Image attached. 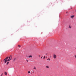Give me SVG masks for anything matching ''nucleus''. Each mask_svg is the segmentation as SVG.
Listing matches in <instances>:
<instances>
[{"mask_svg": "<svg viewBox=\"0 0 76 76\" xmlns=\"http://www.w3.org/2000/svg\"><path fill=\"white\" fill-rule=\"evenodd\" d=\"M56 57H57V56H56V55L55 54L53 55V58H56Z\"/></svg>", "mask_w": 76, "mask_h": 76, "instance_id": "f257e3e1", "label": "nucleus"}, {"mask_svg": "<svg viewBox=\"0 0 76 76\" xmlns=\"http://www.w3.org/2000/svg\"><path fill=\"white\" fill-rule=\"evenodd\" d=\"M74 15H72L71 16V18H72V19H73V18L74 17Z\"/></svg>", "mask_w": 76, "mask_h": 76, "instance_id": "f03ea898", "label": "nucleus"}, {"mask_svg": "<svg viewBox=\"0 0 76 76\" xmlns=\"http://www.w3.org/2000/svg\"><path fill=\"white\" fill-rule=\"evenodd\" d=\"M46 67L47 69H49V66H46Z\"/></svg>", "mask_w": 76, "mask_h": 76, "instance_id": "7ed1b4c3", "label": "nucleus"}, {"mask_svg": "<svg viewBox=\"0 0 76 76\" xmlns=\"http://www.w3.org/2000/svg\"><path fill=\"white\" fill-rule=\"evenodd\" d=\"M4 74H5V75H6H6H7V72H5Z\"/></svg>", "mask_w": 76, "mask_h": 76, "instance_id": "20e7f679", "label": "nucleus"}, {"mask_svg": "<svg viewBox=\"0 0 76 76\" xmlns=\"http://www.w3.org/2000/svg\"><path fill=\"white\" fill-rule=\"evenodd\" d=\"M15 60H16V58H14L13 60V61H15Z\"/></svg>", "mask_w": 76, "mask_h": 76, "instance_id": "39448f33", "label": "nucleus"}, {"mask_svg": "<svg viewBox=\"0 0 76 76\" xmlns=\"http://www.w3.org/2000/svg\"><path fill=\"white\" fill-rule=\"evenodd\" d=\"M8 59V57H7L5 58V60H7Z\"/></svg>", "mask_w": 76, "mask_h": 76, "instance_id": "423d86ee", "label": "nucleus"}, {"mask_svg": "<svg viewBox=\"0 0 76 76\" xmlns=\"http://www.w3.org/2000/svg\"><path fill=\"white\" fill-rule=\"evenodd\" d=\"M28 57H29V58H30V57H31V58H32V56H29Z\"/></svg>", "mask_w": 76, "mask_h": 76, "instance_id": "0eeeda50", "label": "nucleus"}, {"mask_svg": "<svg viewBox=\"0 0 76 76\" xmlns=\"http://www.w3.org/2000/svg\"><path fill=\"white\" fill-rule=\"evenodd\" d=\"M69 28H72V26L71 25H69Z\"/></svg>", "mask_w": 76, "mask_h": 76, "instance_id": "6e6552de", "label": "nucleus"}, {"mask_svg": "<svg viewBox=\"0 0 76 76\" xmlns=\"http://www.w3.org/2000/svg\"><path fill=\"white\" fill-rule=\"evenodd\" d=\"M47 60H48L49 61H50V58H48Z\"/></svg>", "mask_w": 76, "mask_h": 76, "instance_id": "1a4fd4ad", "label": "nucleus"}, {"mask_svg": "<svg viewBox=\"0 0 76 76\" xmlns=\"http://www.w3.org/2000/svg\"><path fill=\"white\" fill-rule=\"evenodd\" d=\"M11 60L10 59H8V60H7V61H10V60Z\"/></svg>", "mask_w": 76, "mask_h": 76, "instance_id": "9d476101", "label": "nucleus"}, {"mask_svg": "<svg viewBox=\"0 0 76 76\" xmlns=\"http://www.w3.org/2000/svg\"><path fill=\"white\" fill-rule=\"evenodd\" d=\"M18 47H19V48H20V45H18Z\"/></svg>", "mask_w": 76, "mask_h": 76, "instance_id": "9b49d317", "label": "nucleus"}, {"mask_svg": "<svg viewBox=\"0 0 76 76\" xmlns=\"http://www.w3.org/2000/svg\"><path fill=\"white\" fill-rule=\"evenodd\" d=\"M9 62H8L7 63V64H9Z\"/></svg>", "mask_w": 76, "mask_h": 76, "instance_id": "f8f14e48", "label": "nucleus"}, {"mask_svg": "<svg viewBox=\"0 0 76 76\" xmlns=\"http://www.w3.org/2000/svg\"><path fill=\"white\" fill-rule=\"evenodd\" d=\"M33 69H34L35 70L36 69V67H34Z\"/></svg>", "mask_w": 76, "mask_h": 76, "instance_id": "ddd939ff", "label": "nucleus"}, {"mask_svg": "<svg viewBox=\"0 0 76 76\" xmlns=\"http://www.w3.org/2000/svg\"><path fill=\"white\" fill-rule=\"evenodd\" d=\"M6 62H7V60H5V61H4L5 63H6Z\"/></svg>", "mask_w": 76, "mask_h": 76, "instance_id": "4468645a", "label": "nucleus"}, {"mask_svg": "<svg viewBox=\"0 0 76 76\" xmlns=\"http://www.w3.org/2000/svg\"><path fill=\"white\" fill-rule=\"evenodd\" d=\"M45 56H44L43 59H45Z\"/></svg>", "mask_w": 76, "mask_h": 76, "instance_id": "2eb2a0df", "label": "nucleus"}, {"mask_svg": "<svg viewBox=\"0 0 76 76\" xmlns=\"http://www.w3.org/2000/svg\"><path fill=\"white\" fill-rule=\"evenodd\" d=\"M8 58H9V59H10V58H10V57L9 56V57H8Z\"/></svg>", "mask_w": 76, "mask_h": 76, "instance_id": "dca6fc26", "label": "nucleus"}, {"mask_svg": "<svg viewBox=\"0 0 76 76\" xmlns=\"http://www.w3.org/2000/svg\"><path fill=\"white\" fill-rule=\"evenodd\" d=\"M28 73H30L31 72H30V71H28Z\"/></svg>", "mask_w": 76, "mask_h": 76, "instance_id": "f3484780", "label": "nucleus"}, {"mask_svg": "<svg viewBox=\"0 0 76 76\" xmlns=\"http://www.w3.org/2000/svg\"><path fill=\"white\" fill-rule=\"evenodd\" d=\"M10 57H12V55H10Z\"/></svg>", "mask_w": 76, "mask_h": 76, "instance_id": "a211bd4d", "label": "nucleus"}, {"mask_svg": "<svg viewBox=\"0 0 76 76\" xmlns=\"http://www.w3.org/2000/svg\"><path fill=\"white\" fill-rule=\"evenodd\" d=\"M75 58H76V55H75Z\"/></svg>", "mask_w": 76, "mask_h": 76, "instance_id": "6ab92c4d", "label": "nucleus"}, {"mask_svg": "<svg viewBox=\"0 0 76 76\" xmlns=\"http://www.w3.org/2000/svg\"><path fill=\"white\" fill-rule=\"evenodd\" d=\"M10 58H10V59L11 60V59H12V57H10Z\"/></svg>", "mask_w": 76, "mask_h": 76, "instance_id": "aec40b11", "label": "nucleus"}, {"mask_svg": "<svg viewBox=\"0 0 76 76\" xmlns=\"http://www.w3.org/2000/svg\"><path fill=\"white\" fill-rule=\"evenodd\" d=\"M5 60H6V59H5L4 60V61H5Z\"/></svg>", "mask_w": 76, "mask_h": 76, "instance_id": "412c9836", "label": "nucleus"}, {"mask_svg": "<svg viewBox=\"0 0 76 76\" xmlns=\"http://www.w3.org/2000/svg\"><path fill=\"white\" fill-rule=\"evenodd\" d=\"M68 13V12H66V13Z\"/></svg>", "mask_w": 76, "mask_h": 76, "instance_id": "4be33fe9", "label": "nucleus"}, {"mask_svg": "<svg viewBox=\"0 0 76 76\" xmlns=\"http://www.w3.org/2000/svg\"><path fill=\"white\" fill-rule=\"evenodd\" d=\"M42 57H43L42 56V57H41V58H42Z\"/></svg>", "mask_w": 76, "mask_h": 76, "instance_id": "5701e85b", "label": "nucleus"}, {"mask_svg": "<svg viewBox=\"0 0 76 76\" xmlns=\"http://www.w3.org/2000/svg\"><path fill=\"white\" fill-rule=\"evenodd\" d=\"M27 62H28V61L27 60Z\"/></svg>", "mask_w": 76, "mask_h": 76, "instance_id": "b1692460", "label": "nucleus"}, {"mask_svg": "<svg viewBox=\"0 0 76 76\" xmlns=\"http://www.w3.org/2000/svg\"><path fill=\"white\" fill-rule=\"evenodd\" d=\"M39 57H40V56L39 55Z\"/></svg>", "mask_w": 76, "mask_h": 76, "instance_id": "393cba45", "label": "nucleus"}, {"mask_svg": "<svg viewBox=\"0 0 76 76\" xmlns=\"http://www.w3.org/2000/svg\"><path fill=\"white\" fill-rule=\"evenodd\" d=\"M1 75H3V73H2Z\"/></svg>", "mask_w": 76, "mask_h": 76, "instance_id": "a878e982", "label": "nucleus"}, {"mask_svg": "<svg viewBox=\"0 0 76 76\" xmlns=\"http://www.w3.org/2000/svg\"><path fill=\"white\" fill-rule=\"evenodd\" d=\"M1 76H2V75H1Z\"/></svg>", "mask_w": 76, "mask_h": 76, "instance_id": "bb28decb", "label": "nucleus"}, {"mask_svg": "<svg viewBox=\"0 0 76 76\" xmlns=\"http://www.w3.org/2000/svg\"><path fill=\"white\" fill-rule=\"evenodd\" d=\"M71 9H72V8H71Z\"/></svg>", "mask_w": 76, "mask_h": 76, "instance_id": "cd10ccee", "label": "nucleus"}]
</instances>
